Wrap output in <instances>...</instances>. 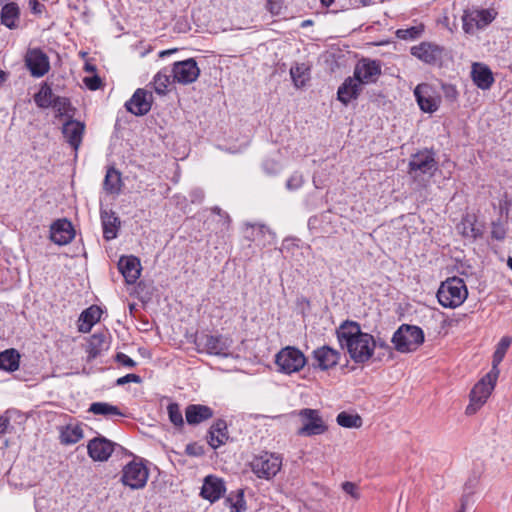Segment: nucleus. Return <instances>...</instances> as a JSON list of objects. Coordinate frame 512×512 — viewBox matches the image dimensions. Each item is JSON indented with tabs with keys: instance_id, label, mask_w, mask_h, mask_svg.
<instances>
[{
	"instance_id": "nucleus-1",
	"label": "nucleus",
	"mask_w": 512,
	"mask_h": 512,
	"mask_svg": "<svg viewBox=\"0 0 512 512\" xmlns=\"http://www.w3.org/2000/svg\"><path fill=\"white\" fill-rule=\"evenodd\" d=\"M340 346L346 349L350 358L357 364L369 361L377 347L374 337L361 330L355 321H344L336 330Z\"/></svg>"
},
{
	"instance_id": "nucleus-2",
	"label": "nucleus",
	"mask_w": 512,
	"mask_h": 512,
	"mask_svg": "<svg viewBox=\"0 0 512 512\" xmlns=\"http://www.w3.org/2000/svg\"><path fill=\"white\" fill-rule=\"evenodd\" d=\"M468 291L463 279L451 277L442 282L437 292L440 305L445 308H456L467 298Z\"/></svg>"
},
{
	"instance_id": "nucleus-3",
	"label": "nucleus",
	"mask_w": 512,
	"mask_h": 512,
	"mask_svg": "<svg viewBox=\"0 0 512 512\" xmlns=\"http://www.w3.org/2000/svg\"><path fill=\"white\" fill-rule=\"evenodd\" d=\"M391 342L398 352H412L424 342V332L418 326L402 324L394 332Z\"/></svg>"
},
{
	"instance_id": "nucleus-4",
	"label": "nucleus",
	"mask_w": 512,
	"mask_h": 512,
	"mask_svg": "<svg viewBox=\"0 0 512 512\" xmlns=\"http://www.w3.org/2000/svg\"><path fill=\"white\" fill-rule=\"evenodd\" d=\"M301 426L297 430L298 436L313 437L322 435L328 430V426L317 409L303 408L297 413Z\"/></svg>"
},
{
	"instance_id": "nucleus-5",
	"label": "nucleus",
	"mask_w": 512,
	"mask_h": 512,
	"mask_svg": "<svg viewBox=\"0 0 512 512\" xmlns=\"http://www.w3.org/2000/svg\"><path fill=\"white\" fill-rule=\"evenodd\" d=\"M438 165L433 151L425 149L411 156L409 161V175L418 180L423 176L432 177Z\"/></svg>"
},
{
	"instance_id": "nucleus-6",
	"label": "nucleus",
	"mask_w": 512,
	"mask_h": 512,
	"mask_svg": "<svg viewBox=\"0 0 512 512\" xmlns=\"http://www.w3.org/2000/svg\"><path fill=\"white\" fill-rule=\"evenodd\" d=\"M275 364L279 372L292 374L305 366L306 357L299 349L287 346L275 355Z\"/></svg>"
},
{
	"instance_id": "nucleus-7",
	"label": "nucleus",
	"mask_w": 512,
	"mask_h": 512,
	"mask_svg": "<svg viewBox=\"0 0 512 512\" xmlns=\"http://www.w3.org/2000/svg\"><path fill=\"white\" fill-rule=\"evenodd\" d=\"M499 375L491 377L488 372L478 383L475 384L470 393V404L466 408L467 414H473L479 409L491 395Z\"/></svg>"
},
{
	"instance_id": "nucleus-8",
	"label": "nucleus",
	"mask_w": 512,
	"mask_h": 512,
	"mask_svg": "<svg viewBox=\"0 0 512 512\" xmlns=\"http://www.w3.org/2000/svg\"><path fill=\"white\" fill-rule=\"evenodd\" d=\"M281 458L275 454L265 452L253 458L250 463L253 473L262 479L273 478L280 470Z\"/></svg>"
},
{
	"instance_id": "nucleus-9",
	"label": "nucleus",
	"mask_w": 512,
	"mask_h": 512,
	"mask_svg": "<svg viewBox=\"0 0 512 512\" xmlns=\"http://www.w3.org/2000/svg\"><path fill=\"white\" fill-rule=\"evenodd\" d=\"M410 53L427 65L441 66L446 55V50L443 46L436 43L424 41L418 45L412 46Z\"/></svg>"
},
{
	"instance_id": "nucleus-10",
	"label": "nucleus",
	"mask_w": 512,
	"mask_h": 512,
	"mask_svg": "<svg viewBox=\"0 0 512 512\" xmlns=\"http://www.w3.org/2000/svg\"><path fill=\"white\" fill-rule=\"evenodd\" d=\"M195 344L199 352L217 356H227L230 348L229 339L222 335L201 334L196 337Z\"/></svg>"
},
{
	"instance_id": "nucleus-11",
	"label": "nucleus",
	"mask_w": 512,
	"mask_h": 512,
	"mask_svg": "<svg viewBox=\"0 0 512 512\" xmlns=\"http://www.w3.org/2000/svg\"><path fill=\"white\" fill-rule=\"evenodd\" d=\"M148 476V469L143 463L131 461L124 466L121 480L131 489H141L146 485Z\"/></svg>"
},
{
	"instance_id": "nucleus-12",
	"label": "nucleus",
	"mask_w": 512,
	"mask_h": 512,
	"mask_svg": "<svg viewBox=\"0 0 512 512\" xmlns=\"http://www.w3.org/2000/svg\"><path fill=\"white\" fill-rule=\"evenodd\" d=\"M173 80L179 84L187 85L195 82L199 75L200 69L197 62L193 58L183 61H177L171 69Z\"/></svg>"
},
{
	"instance_id": "nucleus-13",
	"label": "nucleus",
	"mask_w": 512,
	"mask_h": 512,
	"mask_svg": "<svg viewBox=\"0 0 512 512\" xmlns=\"http://www.w3.org/2000/svg\"><path fill=\"white\" fill-rule=\"evenodd\" d=\"M381 74L380 63L376 60L364 58L356 64L353 76L361 85L375 83Z\"/></svg>"
},
{
	"instance_id": "nucleus-14",
	"label": "nucleus",
	"mask_w": 512,
	"mask_h": 512,
	"mask_svg": "<svg viewBox=\"0 0 512 512\" xmlns=\"http://www.w3.org/2000/svg\"><path fill=\"white\" fill-rule=\"evenodd\" d=\"M25 64L31 75L38 78L44 76L50 69L48 56L39 48L27 51Z\"/></svg>"
},
{
	"instance_id": "nucleus-15",
	"label": "nucleus",
	"mask_w": 512,
	"mask_h": 512,
	"mask_svg": "<svg viewBox=\"0 0 512 512\" xmlns=\"http://www.w3.org/2000/svg\"><path fill=\"white\" fill-rule=\"evenodd\" d=\"M118 444L103 436L95 437L89 441L87 449L89 456L94 461H106L113 453Z\"/></svg>"
},
{
	"instance_id": "nucleus-16",
	"label": "nucleus",
	"mask_w": 512,
	"mask_h": 512,
	"mask_svg": "<svg viewBox=\"0 0 512 512\" xmlns=\"http://www.w3.org/2000/svg\"><path fill=\"white\" fill-rule=\"evenodd\" d=\"M152 105V95L144 89H137L132 97L125 103L127 111L136 115H146Z\"/></svg>"
},
{
	"instance_id": "nucleus-17",
	"label": "nucleus",
	"mask_w": 512,
	"mask_h": 512,
	"mask_svg": "<svg viewBox=\"0 0 512 512\" xmlns=\"http://www.w3.org/2000/svg\"><path fill=\"white\" fill-rule=\"evenodd\" d=\"M312 357L314 360V367L325 371L338 364L341 353L336 349L324 345L315 349L312 353Z\"/></svg>"
},
{
	"instance_id": "nucleus-18",
	"label": "nucleus",
	"mask_w": 512,
	"mask_h": 512,
	"mask_svg": "<svg viewBox=\"0 0 512 512\" xmlns=\"http://www.w3.org/2000/svg\"><path fill=\"white\" fill-rule=\"evenodd\" d=\"M75 236L74 228L67 219H58L50 228V239L57 245H66Z\"/></svg>"
},
{
	"instance_id": "nucleus-19",
	"label": "nucleus",
	"mask_w": 512,
	"mask_h": 512,
	"mask_svg": "<svg viewBox=\"0 0 512 512\" xmlns=\"http://www.w3.org/2000/svg\"><path fill=\"white\" fill-rule=\"evenodd\" d=\"M226 491L225 483L221 478L208 475L204 478V482L200 491V496L211 503L219 500Z\"/></svg>"
},
{
	"instance_id": "nucleus-20",
	"label": "nucleus",
	"mask_w": 512,
	"mask_h": 512,
	"mask_svg": "<svg viewBox=\"0 0 512 512\" xmlns=\"http://www.w3.org/2000/svg\"><path fill=\"white\" fill-rule=\"evenodd\" d=\"M414 96L422 111L432 113L438 109V100L433 96V91L429 84L422 83L417 85L414 90Z\"/></svg>"
},
{
	"instance_id": "nucleus-21",
	"label": "nucleus",
	"mask_w": 512,
	"mask_h": 512,
	"mask_svg": "<svg viewBox=\"0 0 512 512\" xmlns=\"http://www.w3.org/2000/svg\"><path fill=\"white\" fill-rule=\"evenodd\" d=\"M118 269L125 278L126 283L134 284L141 273L140 260L135 256H122L118 262Z\"/></svg>"
},
{
	"instance_id": "nucleus-22",
	"label": "nucleus",
	"mask_w": 512,
	"mask_h": 512,
	"mask_svg": "<svg viewBox=\"0 0 512 512\" xmlns=\"http://www.w3.org/2000/svg\"><path fill=\"white\" fill-rule=\"evenodd\" d=\"M471 77L475 85L482 89H489L494 83V77L490 68L482 63L472 65Z\"/></svg>"
},
{
	"instance_id": "nucleus-23",
	"label": "nucleus",
	"mask_w": 512,
	"mask_h": 512,
	"mask_svg": "<svg viewBox=\"0 0 512 512\" xmlns=\"http://www.w3.org/2000/svg\"><path fill=\"white\" fill-rule=\"evenodd\" d=\"M84 124L69 118L64 124L62 128V132L64 137L67 139V142L76 150L81 144L82 135L84 132Z\"/></svg>"
},
{
	"instance_id": "nucleus-24",
	"label": "nucleus",
	"mask_w": 512,
	"mask_h": 512,
	"mask_svg": "<svg viewBox=\"0 0 512 512\" xmlns=\"http://www.w3.org/2000/svg\"><path fill=\"white\" fill-rule=\"evenodd\" d=\"M362 90V85L353 77H348L341 84L337 91V98L347 105L351 100L356 99Z\"/></svg>"
},
{
	"instance_id": "nucleus-25",
	"label": "nucleus",
	"mask_w": 512,
	"mask_h": 512,
	"mask_svg": "<svg viewBox=\"0 0 512 512\" xmlns=\"http://www.w3.org/2000/svg\"><path fill=\"white\" fill-rule=\"evenodd\" d=\"M100 217L103 237L108 241L115 239L120 227V219L116 216V213L112 210H101Z\"/></svg>"
},
{
	"instance_id": "nucleus-26",
	"label": "nucleus",
	"mask_w": 512,
	"mask_h": 512,
	"mask_svg": "<svg viewBox=\"0 0 512 512\" xmlns=\"http://www.w3.org/2000/svg\"><path fill=\"white\" fill-rule=\"evenodd\" d=\"M186 421L189 425H197L213 416V410L201 404H190L185 409Z\"/></svg>"
},
{
	"instance_id": "nucleus-27",
	"label": "nucleus",
	"mask_w": 512,
	"mask_h": 512,
	"mask_svg": "<svg viewBox=\"0 0 512 512\" xmlns=\"http://www.w3.org/2000/svg\"><path fill=\"white\" fill-rule=\"evenodd\" d=\"M208 434V443L213 449L225 444L229 438L226 421L218 419L210 427Z\"/></svg>"
},
{
	"instance_id": "nucleus-28",
	"label": "nucleus",
	"mask_w": 512,
	"mask_h": 512,
	"mask_svg": "<svg viewBox=\"0 0 512 512\" xmlns=\"http://www.w3.org/2000/svg\"><path fill=\"white\" fill-rule=\"evenodd\" d=\"M245 237L252 242H258V244L265 245L266 244V234L270 238H274L275 234L264 224H245Z\"/></svg>"
},
{
	"instance_id": "nucleus-29",
	"label": "nucleus",
	"mask_w": 512,
	"mask_h": 512,
	"mask_svg": "<svg viewBox=\"0 0 512 512\" xmlns=\"http://www.w3.org/2000/svg\"><path fill=\"white\" fill-rule=\"evenodd\" d=\"M101 313V309L94 305L84 310L79 317V331L82 333H88L93 325L100 320Z\"/></svg>"
},
{
	"instance_id": "nucleus-30",
	"label": "nucleus",
	"mask_w": 512,
	"mask_h": 512,
	"mask_svg": "<svg viewBox=\"0 0 512 512\" xmlns=\"http://www.w3.org/2000/svg\"><path fill=\"white\" fill-rule=\"evenodd\" d=\"M108 345L106 343V336L104 333H94L89 338L86 352H87V360L92 361L97 358L102 351L107 350Z\"/></svg>"
},
{
	"instance_id": "nucleus-31",
	"label": "nucleus",
	"mask_w": 512,
	"mask_h": 512,
	"mask_svg": "<svg viewBox=\"0 0 512 512\" xmlns=\"http://www.w3.org/2000/svg\"><path fill=\"white\" fill-rule=\"evenodd\" d=\"M19 15L20 10L18 5L14 2L7 3L1 9V24L9 29H14L17 27Z\"/></svg>"
},
{
	"instance_id": "nucleus-32",
	"label": "nucleus",
	"mask_w": 512,
	"mask_h": 512,
	"mask_svg": "<svg viewBox=\"0 0 512 512\" xmlns=\"http://www.w3.org/2000/svg\"><path fill=\"white\" fill-rule=\"evenodd\" d=\"M512 342V339L508 336H504L501 338L499 343L497 344L496 350L493 354V360H492V369L491 371V377L494 378L495 375H499L500 371L498 369V365L502 362L504 359V356L510 347Z\"/></svg>"
},
{
	"instance_id": "nucleus-33",
	"label": "nucleus",
	"mask_w": 512,
	"mask_h": 512,
	"mask_svg": "<svg viewBox=\"0 0 512 512\" xmlns=\"http://www.w3.org/2000/svg\"><path fill=\"white\" fill-rule=\"evenodd\" d=\"M476 222L477 221L474 215H466L462 219L458 228L461 230V233L464 237L476 239L477 237L482 236V226L477 225Z\"/></svg>"
},
{
	"instance_id": "nucleus-34",
	"label": "nucleus",
	"mask_w": 512,
	"mask_h": 512,
	"mask_svg": "<svg viewBox=\"0 0 512 512\" xmlns=\"http://www.w3.org/2000/svg\"><path fill=\"white\" fill-rule=\"evenodd\" d=\"M88 411L95 415H103L107 418L124 416L117 406L107 402H94L90 405Z\"/></svg>"
},
{
	"instance_id": "nucleus-35",
	"label": "nucleus",
	"mask_w": 512,
	"mask_h": 512,
	"mask_svg": "<svg viewBox=\"0 0 512 512\" xmlns=\"http://www.w3.org/2000/svg\"><path fill=\"white\" fill-rule=\"evenodd\" d=\"M20 355L15 349H7L0 353V369L13 372L19 367Z\"/></svg>"
},
{
	"instance_id": "nucleus-36",
	"label": "nucleus",
	"mask_w": 512,
	"mask_h": 512,
	"mask_svg": "<svg viewBox=\"0 0 512 512\" xmlns=\"http://www.w3.org/2000/svg\"><path fill=\"white\" fill-rule=\"evenodd\" d=\"M224 503L225 505L229 506L230 512H245L247 510L243 489H238L235 492H231L225 498Z\"/></svg>"
},
{
	"instance_id": "nucleus-37",
	"label": "nucleus",
	"mask_w": 512,
	"mask_h": 512,
	"mask_svg": "<svg viewBox=\"0 0 512 512\" xmlns=\"http://www.w3.org/2000/svg\"><path fill=\"white\" fill-rule=\"evenodd\" d=\"M56 96L52 88L44 83L40 90L34 95V101L40 108H49Z\"/></svg>"
},
{
	"instance_id": "nucleus-38",
	"label": "nucleus",
	"mask_w": 512,
	"mask_h": 512,
	"mask_svg": "<svg viewBox=\"0 0 512 512\" xmlns=\"http://www.w3.org/2000/svg\"><path fill=\"white\" fill-rule=\"evenodd\" d=\"M121 177L120 173L114 169L109 168L106 172L104 179V189L111 194H117L120 191Z\"/></svg>"
},
{
	"instance_id": "nucleus-39",
	"label": "nucleus",
	"mask_w": 512,
	"mask_h": 512,
	"mask_svg": "<svg viewBox=\"0 0 512 512\" xmlns=\"http://www.w3.org/2000/svg\"><path fill=\"white\" fill-rule=\"evenodd\" d=\"M290 76L296 87L304 86L309 78V68L304 63H297L290 68Z\"/></svg>"
},
{
	"instance_id": "nucleus-40",
	"label": "nucleus",
	"mask_w": 512,
	"mask_h": 512,
	"mask_svg": "<svg viewBox=\"0 0 512 512\" xmlns=\"http://www.w3.org/2000/svg\"><path fill=\"white\" fill-rule=\"evenodd\" d=\"M336 422L344 428H360L363 424L362 418L358 414L340 412L336 417Z\"/></svg>"
},
{
	"instance_id": "nucleus-41",
	"label": "nucleus",
	"mask_w": 512,
	"mask_h": 512,
	"mask_svg": "<svg viewBox=\"0 0 512 512\" xmlns=\"http://www.w3.org/2000/svg\"><path fill=\"white\" fill-rule=\"evenodd\" d=\"M83 437V431L80 426H67L61 431V443L69 445L77 443Z\"/></svg>"
},
{
	"instance_id": "nucleus-42",
	"label": "nucleus",
	"mask_w": 512,
	"mask_h": 512,
	"mask_svg": "<svg viewBox=\"0 0 512 512\" xmlns=\"http://www.w3.org/2000/svg\"><path fill=\"white\" fill-rule=\"evenodd\" d=\"M171 70L164 68L160 70L155 76L153 80L154 89L156 93L163 95L166 93V89L170 84Z\"/></svg>"
},
{
	"instance_id": "nucleus-43",
	"label": "nucleus",
	"mask_w": 512,
	"mask_h": 512,
	"mask_svg": "<svg viewBox=\"0 0 512 512\" xmlns=\"http://www.w3.org/2000/svg\"><path fill=\"white\" fill-rule=\"evenodd\" d=\"M424 32V25L419 24L407 28H401L396 31V36L402 40H415Z\"/></svg>"
},
{
	"instance_id": "nucleus-44",
	"label": "nucleus",
	"mask_w": 512,
	"mask_h": 512,
	"mask_svg": "<svg viewBox=\"0 0 512 512\" xmlns=\"http://www.w3.org/2000/svg\"><path fill=\"white\" fill-rule=\"evenodd\" d=\"M50 107H52L60 117H73V114L69 113L72 110L70 100L66 97L56 96Z\"/></svg>"
},
{
	"instance_id": "nucleus-45",
	"label": "nucleus",
	"mask_w": 512,
	"mask_h": 512,
	"mask_svg": "<svg viewBox=\"0 0 512 512\" xmlns=\"http://www.w3.org/2000/svg\"><path fill=\"white\" fill-rule=\"evenodd\" d=\"M169 420L175 426H183L184 420L182 416V412L180 410V406L177 403H170L167 407Z\"/></svg>"
},
{
	"instance_id": "nucleus-46",
	"label": "nucleus",
	"mask_w": 512,
	"mask_h": 512,
	"mask_svg": "<svg viewBox=\"0 0 512 512\" xmlns=\"http://www.w3.org/2000/svg\"><path fill=\"white\" fill-rule=\"evenodd\" d=\"M491 235L496 240H503L506 236L505 225L501 221L492 222Z\"/></svg>"
},
{
	"instance_id": "nucleus-47",
	"label": "nucleus",
	"mask_w": 512,
	"mask_h": 512,
	"mask_svg": "<svg viewBox=\"0 0 512 512\" xmlns=\"http://www.w3.org/2000/svg\"><path fill=\"white\" fill-rule=\"evenodd\" d=\"M303 184V176L299 172H294L286 182V187L289 190H296Z\"/></svg>"
},
{
	"instance_id": "nucleus-48",
	"label": "nucleus",
	"mask_w": 512,
	"mask_h": 512,
	"mask_svg": "<svg viewBox=\"0 0 512 512\" xmlns=\"http://www.w3.org/2000/svg\"><path fill=\"white\" fill-rule=\"evenodd\" d=\"M342 489L345 493L350 495L353 499H359L360 498V492L358 486L353 482H343L342 483Z\"/></svg>"
},
{
	"instance_id": "nucleus-49",
	"label": "nucleus",
	"mask_w": 512,
	"mask_h": 512,
	"mask_svg": "<svg viewBox=\"0 0 512 512\" xmlns=\"http://www.w3.org/2000/svg\"><path fill=\"white\" fill-rule=\"evenodd\" d=\"M283 0H267L266 8L274 16L280 15L282 11Z\"/></svg>"
},
{
	"instance_id": "nucleus-50",
	"label": "nucleus",
	"mask_w": 512,
	"mask_h": 512,
	"mask_svg": "<svg viewBox=\"0 0 512 512\" xmlns=\"http://www.w3.org/2000/svg\"><path fill=\"white\" fill-rule=\"evenodd\" d=\"M115 360L119 364H121V365H123L125 367H128V368H133V367L136 366V362L132 358H130L128 355H126V354H124L122 352H119V353L116 354Z\"/></svg>"
},
{
	"instance_id": "nucleus-51",
	"label": "nucleus",
	"mask_w": 512,
	"mask_h": 512,
	"mask_svg": "<svg viewBox=\"0 0 512 512\" xmlns=\"http://www.w3.org/2000/svg\"><path fill=\"white\" fill-rule=\"evenodd\" d=\"M83 81H84V84L87 86V88L92 91L99 89L101 86V79L97 75H94L91 77H85Z\"/></svg>"
},
{
	"instance_id": "nucleus-52",
	"label": "nucleus",
	"mask_w": 512,
	"mask_h": 512,
	"mask_svg": "<svg viewBox=\"0 0 512 512\" xmlns=\"http://www.w3.org/2000/svg\"><path fill=\"white\" fill-rule=\"evenodd\" d=\"M142 380H141V377L139 375H136V374H127L123 377H120L116 380V385L118 386H123L125 385L126 383H130V382H133V383H140Z\"/></svg>"
},
{
	"instance_id": "nucleus-53",
	"label": "nucleus",
	"mask_w": 512,
	"mask_h": 512,
	"mask_svg": "<svg viewBox=\"0 0 512 512\" xmlns=\"http://www.w3.org/2000/svg\"><path fill=\"white\" fill-rule=\"evenodd\" d=\"M477 478L476 477H473V478H470L466 483H465V488H464V494H468L470 497L471 495L473 494L474 492V488L476 487L477 485Z\"/></svg>"
},
{
	"instance_id": "nucleus-54",
	"label": "nucleus",
	"mask_w": 512,
	"mask_h": 512,
	"mask_svg": "<svg viewBox=\"0 0 512 512\" xmlns=\"http://www.w3.org/2000/svg\"><path fill=\"white\" fill-rule=\"evenodd\" d=\"M10 426V420L8 417L0 416V434L7 432Z\"/></svg>"
},
{
	"instance_id": "nucleus-55",
	"label": "nucleus",
	"mask_w": 512,
	"mask_h": 512,
	"mask_svg": "<svg viewBox=\"0 0 512 512\" xmlns=\"http://www.w3.org/2000/svg\"><path fill=\"white\" fill-rule=\"evenodd\" d=\"M478 16L483 21V25H487L493 20V17L491 16L490 12L486 10H482Z\"/></svg>"
},
{
	"instance_id": "nucleus-56",
	"label": "nucleus",
	"mask_w": 512,
	"mask_h": 512,
	"mask_svg": "<svg viewBox=\"0 0 512 512\" xmlns=\"http://www.w3.org/2000/svg\"><path fill=\"white\" fill-rule=\"evenodd\" d=\"M471 497L468 494H464L461 498V506L457 512H466V507L469 505Z\"/></svg>"
},
{
	"instance_id": "nucleus-57",
	"label": "nucleus",
	"mask_w": 512,
	"mask_h": 512,
	"mask_svg": "<svg viewBox=\"0 0 512 512\" xmlns=\"http://www.w3.org/2000/svg\"><path fill=\"white\" fill-rule=\"evenodd\" d=\"M29 5L35 13H41L44 8V6L40 4L37 0H30Z\"/></svg>"
},
{
	"instance_id": "nucleus-58",
	"label": "nucleus",
	"mask_w": 512,
	"mask_h": 512,
	"mask_svg": "<svg viewBox=\"0 0 512 512\" xmlns=\"http://www.w3.org/2000/svg\"><path fill=\"white\" fill-rule=\"evenodd\" d=\"M191 196H192L193 202H195V201L201 202L204 198L203 192L201 190L193 191Z\"/></svg>"
},
{
	"instance_id": "nucleus-59",
	"label": "nucleus",
	"mask_w": 512,
	"mask_h": 512,
	"mask_svg": "<svg viewBox=\"0 0 512 512\" xmlns=\"http://www.w3.org/2000/svg\"><path fill=\"white\" fill-rule=\"evenodd\" d=\"M377 347L387 350L391 354V347L381 339L376 340Z\"/></svg>"
},
{
	"instance_id": "nucleus-60",
	"label": "nucleus",
	"mask_w": 512,
	"mask_h": 512,
	"mask_svg": "<svg viewBox=\"0 0 512 512\" xmlns=\"http://www.w3.org/2000/svg\"><path fill=\"white\" fill-rule=\"evenodd\" d=\"M177 51H178V49H176V48L163 50V51L159 52V57L164 58V57L169 56Z\"/></svg>"
},
{
	"instance_id": "nucleus-61",
	"label": "nucleus",
	"mask_w": 512,
	"mask_h": 512,
	"mask_svg": "<svg viewBox=\"0 0 512 512\" xmlns=\"http://www.w3.org/2000/svg\"><path fill=\"white\" fill-rule=\"evenodd\" d=\"M354 2L361 6H368V5L373 4L375 1L374 0H354Z\"/></svg>"
},
{
	"instance_id": "nucleus-62",
	"label": "nucleus",
	"mask_w": 512,
	"mask_h": 512,
	"mask_svg": "<svg viewBox=\"0 0 512 512\" xmlns=\"http://www.w3.org/2000/svg\"><path fill=\"white\" fill-rule=\"evenodd\" d=\"M212 211H213V213H216V214H218L219 216H223V215H224L227 219H229L228 214H226L225 212H223V211H222V209H221V208H219V207H214V208L212 209Z\"/></svg>"
},
{
	"instance_id": "nucleus-63",
	"label": "nucleus",
	"mask_w": 512,
	"mask_h": 512,
	"mask_svg": "<svg viewBox=\"0 0 512 512\" xmlns=\"http://www.w3.org/2000/svg\"><path fill=\"white\" fill-rule=\"evenodd\" d=\"M186 452L189 455H197V453L194 451V446L193 445H187Z\"/></svg>"
},
{
	"instance_id": "nucleus-64",
	"label": "nucleus",
	"mask_w": 512,
	"mask_h": 512,
	"mask_svg": "<svg viewBox=\"0 0 512 512\" xmlns=\"http://www.w3.org/2000/svg\"><path fill=\"white\" fill-rule=\"evenodd\" d=\"M36 507L38 509V512H45L44 507L42 506V503L40 500L36 502Z\"/></svg>"
}]
</instances>
